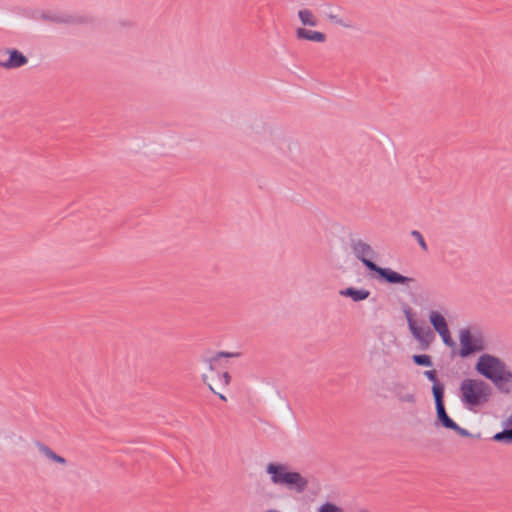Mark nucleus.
Here are the masks:
<instances>
[{"mask_svg":"<svg viewBox=\"0 0 512 512\" xmlns=\"http://www.w3.org/2000/svg\"><path fill=\"white\" fill-rule=\"evenodd\" d=\"M440 337L442 338L443 343L447 346L455 350L457 348L456 342L451 337V333L449 328L445 329L444 331H441L438 333Z\"/></svg>","mask_w":512,"mask_h":512,"instance_id":"nucleus-19","label":"nucleus"},{"mask_svg":"<svg viewBox=\"0 0 512 512\" xmlns=\"http://www.w3.org/2000/svg\"><path fill=\"white\" fill-rule=\"evenodd\" d=\"M36 447L38 448L40 453L43 454L49 460L55 462L56 459H58V454L55 453L49 446H47L41 442H37Z\"/></svg>","mask_w":512,"mask_h":512,"instance_id":"nucleus-18","label":"nucleus"},{"mask_svg":"<svg viewBox=\"0 0 512 512\" xmlns=\"http://www.w3.org/2000/svg\"><path fill=\"white\" fill-rule=\"evenodd\" d=\"M474 369L479 375L491 381L500 393H512V371L501 358L483 353L478 357Z\"/></svg>","mask_w":512,"mask_h":512,"instance_id":"nucleus-2","label":"nucleus"},{"mask_svg":"<svg viewBox=\"0 0 512 512\" xmlns=\"http://www.w3.org/2000/svg\"><path fill=\"white\" fill-rule=\"evenodd\" d=\"M298 18L304 26L315 27L318 25L317 18L308 9H302L298 11Z\"/></svg>","mask_w":512,"mask_h":512,"instance_id":"nucleus-15","label":"nucleus"},{"mask_svg":"<svg viewBox=\"0 0 512 512\" xmlns=\"http://www.w3.org/2000/svg\"><path fill=\"white\" fill-rule=\"evenodd\" d=\"M398 398L401 402L415 403L416 401L413 393L399 394Z\"/></svg>","mask_w":512,"mask_h":512,"instance_id":"nucleus-24","label":"nucleus"},{"mask_svg":"<svg viewBox=\"0 0 512 512\" xmlns=\"http://www.w3.org/2000/svg\"><path fill=\"white\" fill-rule=\"evenodd\" d=\"M28 58L16 48H5L0 50V67L11 70L25 66Z\"/></svg>","mask_w":512,"mask_h":512,"instance_id":"nucleus-7","label":"nucleus"},{"mask_svg":"<svg viewBox=\"0 0 512 512\" xmlns=\"http://www.w3.org/2000/svg\"><path fill=\"white\" fill-rule=\"evenodd\" d=\"M423 375L432 382L431 392L436 410L437 408L445 405V384L439 380L435 369L426 370L423 372Z\"/></svg>","mask_w":512,"mask_h":512,"instance_id":"nucleus-10","label":"nucleus"},{"mask_svg":"<svg viewBox=\"0 0 512 512\" xmlns=\"http://www.w3.org/2000/svg\"><path fill=\"white\" fill-rule=\"evenodd\" d=\"M265 471L270 475L273 484L285 486L296 493H303L308 486V480L304 476L297 471H290L285 464L270 462Z\"/></svg>","mask_w":512,"mask_h":512,"instance_id":"nucleus-3","label":"nucleus"},{"mask_svg":"<svg viewBox=\"0 0 512 512\" xmlns=\"http://www.w3.org/2000/svg\"><path fill=\"white\" fill-rule=\"evenodd\" d=\"M360 512H369V511L363 510V511H360Z\"/></svg>","mask_w":512,"mask_h":512,"instance_id":"nucleus-27","label":"nucleus"},{"mask_svg":"<svg viewBox=\"0 0 512 512\" xmlns=\"http://www.w3.org/2000/svg\"><path fill=\"white\" fill-rule=\"evenodd\" d=\"M350 246L355 257L361 261L368 270L369 276L378 280L380 283L388 285H401L409 287L411 283H416V279L402 275L401 273L389 268L381 267L372 259L377 256L373 248L361 239H351Z\"/></svg>","mask_w":512,"mask_h":512,"instance_id":"nucleus-1","label":"nucleus"},{"mask_svg":"<svg viewBox=\"0 0 512 512\" xmlns=\"http://www.w3.org/2000/svg\"><path fill=\"white\" fill-rule=\"evenodd\" d=\"M239 355H240L239 353L220 351V352H217L211 358H204L203 361L208 364V368L210 371H214L213 362L217 361L220 358H232V357H238Z\"/></svg>","mask_w":512,"mask_h":512,"instance_id":"nucleus-16","label":"nucleus"},{"mask_svg":"<svg viewBox=\"0 0 512 512\" xmlns=\"http://www.w3.org/2000/svg\"><path fill=\"white\" fill-rule=\"evenodd\" d=\"M317 512H344L343 509L333 502H325L318 509Z\"/></svg>","mask_w":512,"mask_h":512,"instance_id":"nucleus-20","label":"nucleus"},{"mask_svg":"<svg viewBox=\"0 0 512 512\" xmlns=\"http://www.w3.org/2000/svg\"><path fill=\"white\" fill-rule=\"evenodd\" d=\"M411 236L418 242L419 246L424 251L428 250V247H427V244L425 242V239H424L423 235L418 230H412L411 231Z\"/></svg>","mask_w":512,"mask_h":512,"instance_id":"nucleus-21","label":"nucleus"},{"mask_svg":"<svg viewBox=\"0 0 512 512\" xmlns=\"http://www.w3.org/2000/svg\"><path fill=\"white\" fill-rule=\"evenodd\" d=\"M436 418L434 425L454 431L461 437L470 438L472 434L465 428L460 427L447 413L446 406L443 405L435 410Z\"/></svg>","mask_w":512,"mask_h":512,"instance_id":"nucleus-8","label":"nucleus"},{"mask_svg":"<svg viewBox=\"0 0 512 512\" xmlns=\"http://www.w3.org/2000/svg\"><path fill=\"white\" fill-rule=\"evenodd\" d=\"M462 403L473 410L489 401L492 395V387L482 379H464L459 387Z\"/></svg>","mask_w":512,"mask_h":512,"instance_id":"nucleus-4","label":"nucleus"},{"mask_svg":"<svg viewBox=\"0 0 512 512\" xmlns=\"http://www.w3.org/2000/svg\"><path fill=\"white\" fill-rule=\"evenodd\" d=\"M429 321L437 333L449 328L445 317L438 311H430Z\"/></svg>","mask_w":512,"mask_h":512,"instance_id":"nucleus-13","label":"nucleus"},{"mask_svg":"<svg viewBox=\"0 0 512 512\" xmlns=\"http://www.w3.org/2000/svg\"><path fill=\"white\" fill-rule=\"evenodd\" d=\"M370 291L364 288L347 287L340 291V295L351 298L354 302L366 300Z\"/></svg>","mask_w":512,"mask_h":512,"instance_id":"nucleus-12","label":"nucleus"},{"mask_svg":"<svg viewBox=\"0 0 512 512\" xmlns=\"http://www.w3.org/2000/svg\"><path fill=\"white\" fill-rule=\"evenodd\" d=\"M202 381H203L205 384H207V385H208V387H209V389H210V390H211L215 395H217V396H218L222 401H227L226 396H225V395H223V394H221V393H219V392H217V391L214 389L213 385H212L211 383H209V382H208V377H207V375H206V374H203V375H202Z\"/></svg>","mask_w":512,"mask_h":512,"instance_id":"nucleus-23","label":"nucleus"},{"mask_svg":"<svg viewBox=\"0 0 512 512\" xmlns=\"http://www.w3.org/2000/svg\"><path fill=\"white\" fill-rule=\"evenodd\" d=\"M42 19L58 23V24H74V25H82V24H91L94 22V18L89 15H72L68 13H43Z\"/></svg>","mask_w":512,"mask_h":512,"instance_id":"nucleus-9","label":"nucleus"},{"mask_svg":"<svg viewBox=\"0 0 512 512\" xmlns=\"http://www.w3.org/2000/svg\"><path fill=\"white\" fill-rule=\"evenodd\" d=\"M55 463H58V464H61V465H66L67 464V460L64 457L58 455V459H56Z\"/></svg>","mask_w":512,"mask_h":512,"instance_id":"nucleus-26","label":"nucleus"},{"mask_svg":"<svg viewBox=\"0 0 512 512\" xmlns=\"http://www.w3.org/2000/svg\"><path fill=\"white\" fill-rule=\"evenodd\" d=\"M326 16L327 18L329 19L330 22L334 23V24H338L340 26H343V27H346V28H349L351 27L350 24H347L345 23L342 18H340L337 14L335 15H331V13H326Z\"/></svg>","mask_w":512,"mask_h":512,"instance_id":"nucleus-22","label":"nucleus"},{"mask_svg":"<svg viewBox=\"0 0 512 512\" xmlns=\"http://www.w3.org/2000/svg\"><path fill=\"white\" fill-rule=\"evenodd\" d=\"M459 357L465 359L486 349L483 332L479 328H463L459 332Z\"/></svg>","mask_w":512,"mask_h":512,"instance_id":"nucleus-5","label":"nucleus"},{"mask_svg":"<svg viewBox=\"0 0 512 512\" xmlns=\"http://www.w3.org/2000/svg\"><path fill=\"white\" fill-rule=\"evenodd\" d=\"M412 360L415 365L422 367H432L433 361L430 355L427 354H415L412 356Z\"/></svg>","mask_w":512,"mask_h":512,"instance_id":"nucleus-17","label":"nucleus"},{"mask_svg":"<svg viewBox=\"0 0 512 512\" xmlns=\"http://www.w3.org/2000/svg\"><path fill=\"white\" fill-rule=\"evenodd\" d=\"M217 377H218V381L222 382L224 386L229 385L231 376L227 371L223 372L222 374L218 373Z\"/></svg>","mask_w":512,"mask_h":512,"instance_id":"nucleus-25","label":"nucleus"},{"mask_svg":"<svg viewBox=\"0 0 512 512\" xmlns=\"http://www.w3.org/2000/svg\"><path fill=\"white\" fill-rule=\"evenodd\" d=\"M403 312L406 317L410 333L419 343V349L423 351L428 350L436 338L433 330L429 326L425 325L424 322L422 326L417 324V321L414 318L415 313L410 306L405 305Z\"/></svg>","mask_w":512,"mask_h":512,"instance_id":"nucleus-6","label":"nucleus"},{"mask_svg":"<svg viewBox=\"0 0 512 512\" xmlns=\"http://www.w3.org/2000/svg\"><path fill=\"white\" fill-rule=\"evenodd\" d=\"M493 440L496 442L512 444V414L507 418L504 430L496 433L493 436Z\"/></svg>","mask_w":512,"mask_h":512,"instance_id":"nucleus-14","label":"nucleus"},{"mask_svg":"<svg viewBox=\"0 0 512 512\" xmlns=\"http://www.w3.org/2000/svg\"><path fill=\"white\" fill-rule=\"evenodd\" d=\"M296 38L299 40H307L312 42L323 43L326 41L327 36L320 31L309 30L306 28H297L295 32Z\"/></svg>","mask_w":512,"mask_h":512,"instance_id":"nucleus-11","label":"nucleus"}]
</instances>
